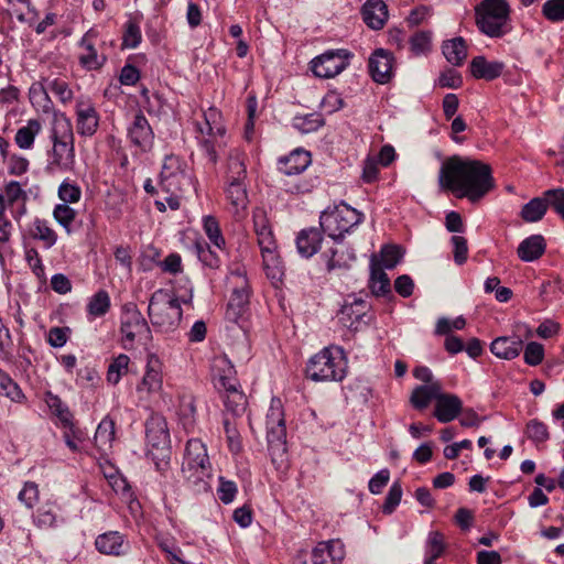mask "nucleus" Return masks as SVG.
Instances as JSON below:
<instances>
[{"label": "nucleus", "instance_id": "40", "mask_svg": "<svg viewBox=\"0 0 564 564\" xmlns=\"http://www.w3.org/2000/svg\"><path fill=\"white\" fill-rule=\"evenodd\" d=\"M40 131L41 123L35 119H31L28 121L26 126L18 129L14 141L19 148L30 149Z\"/></svg>", "mask_w": 564, "mask_h": 564}, {"label": "nucleus", "instance_id": "42", "mask_svg": "<svg viewBox=\"0 0 564 564\" xmlns=\"http://www.w3.org/2000/svg\"><path fill=\"white\" fill-rule=\"evenodd\" d=\"M196 251L198 259L203 262L204 265L210 268V269H218L221 264V254L225 253L223 250L219 251V249H212L206 243H196Z\"/></svg>", "mask_w": 564, "mask_h": 564}, {"label": "nucleus", "instance_id": "54", "mask_svg": "<svg viewBox=\"0 0 564 564\" xmlns=\"http://www.w3.org/2000/svg\"><path fill=\"white\" fill-rule=\"evenodd\" d=\"M224 427L229 451L232 454H239L242 451V441L236 425L229 419H225Z\"/></svg>", "mask_w": 564, "mask_h": 564}, {"label": "nucleus", "instance_id": "64", "mask_svg": "<svg viewBox=\"0 0 564 564\" xmlns=\"http://www.w3.org/2000/svg\"><path fill=\"white\" fill-rule=\"evenodd\" d=\"M402 498V487L399 481H395L390 487L388 495L386 497V501L383 503V512L392 513L397 506L400 503Z\"/></svg>", "mask_w": 564, "mask_h": 564}, {"label": "nucleus", "instance_id": "23", "mask_svg": "<svg viewBox=\"0 0 564 564\" xmlns=\"http://www.w3.org/2000/svg\"><path fill=\"white\" fill-rule=\"evenodd\" d=\"M463 411V402L456 395L452 393H441L435 401L434 416L441 423H448L455 420L458 414Z\"/></svg>", "mask_w": 564, "mask_h": 564}, {"label": "nucleus", "instance_id": "63", "mask_svg": "<svg viewBox=\"0 0 564 564\" xmlns=\"http://www.w3.org/2000/svg\"><path fill=\"white\" fill-rule=\"evenodd\" d=\"M380 253L386 269H393L402 258V250L398 246H384Z\"/></svg>", "mask_w": 564, "mask_h": 564}, {"label": "nucleus", "instance_id": "24", "mask_svg": "<svg viewBox=\"0 0 564 564\" xmlns=\"http://www.w3.org/2000/svg\"><path fill=\"white\" fill-rule=\"evenodd\" d=\"M361 13L365 23L372 30L382 29L388 19V9L382 0H367Z\"/></svg>", "mask_w": 564, "mask_h": 564}, {"label": "nucleus", "instance_id": "57", "mask_svg": "<svg viewBox=\"0 0 564 564\" xmlns=\"http://www.w3.org/2000/svg\"><path fill=\"white\" fill-rule=\"evenodd\" d=\"M225 406L234 415H239L246 409L247 400L241 391H232L224 398Z\"/></svg>", "mask_w": 564, "mask_h": 564}, {"label": "nucleus", "instance_id": "6", "mask_svg": "<svg viewBox=\"0 0 564 564\" xmlns=\"http://www.w3.org/2000/svg\"><path fill=\"white\" fill-rule=\"evenodd\" d=\"M148 312L153 326L162 332L176 329L183 314L177 296L172 291L163 289L152 294Z\"/></svg>", "mask_w": 564, "mask_h": 564}, {"label": "nucleus", "instance_id": "58", "mask_svg": "<svg viewBox=\"0 0 564 564\" xmlns=\"http://www.w3.org/2000/svg\"><path fill=\"white\" fill-rule=\"evenodd\" d=\"M46 89L54 94L62 102H68L73 98V91L68 84L59 78L46 82Z\"/></svg>", "mask_w": 564, "mask_h": 564}, {"label": "nucleus", "instance_id": "30", "mask_svg": "<svg viewBox=\"0 0 564 564\" xmlns=\"http://www.w3.org/2000/svg\"><path fill=\"white\" fill-rule=\"evenodd\" d=\"M322 234L317 228H308L300 231L296 238V248L304 258L314 256L321 246Z\"/></svg>", "mask_w": 564, "mask_h": 564}, {"label": "nucleus", "instance_id": "11", "mask_svg": "<svg viewBox=\"0 0 564 564\" xmlns=\"http://www.w3.org/2000/svg\"><path fill=\"white\" fill-rule=\"evenodd\" d=\"M232 293L227 305L226 318L230 322H238L243 316L249 305V284L246 276V269L237 267L227 278Z\"/></svg>", "mask_w": 564, "mask_h": 564}, {"label": "nucleus", "instance_id": "56", "mask_svg": "<svg viewBox=\"0 0 564 564\" xmlns=\"http://www.w3.org/2000/svg\"><path fill=\"white\" fill-rule=\"evenodd\" d=\"M543 15L551 22L564 20V0H547L542 7Z\"/></svg>", "mask_w": 564, "mask_h": 564}, {"label": "nucleus", "instance_id": "44", "mask_svg": "<svg viewBox=\"0 0 564 564\" xmlns=\"http://www.w3.org/2000/svg\"><path fill=\"white\" fill-rule=\"evenodd\" d=\"M129 362L130 358L124 354H120L118 357H116L108 367V382L111 384H117L121 377L127 373Z\"/></svg>", "mask_w": 564, "mask_h": 564}, {"label": "nucleus", "instance_id": "19", "mask_svg": "<svg viewBox=\"0 0 564 564\" xmlns=\"http://www.w3.org/2000/svg\"><path fill=\"white\" fill-rule=\"evenodd\" d=\"M76 116L78 133L88 137L95 134L99 124V116L89 100L80 99L77 101Z\"/></svg>", "mask_w": 564, "mask_h": 564}, {"label": "nucleus", "instance_id": "53", "mask_svg": "<svg viewBox=\"0 0 564 564\" xmlns=\"http://www.w3.org/2000/svg\"><path fill=\"white\" fill-rule=\"evenodd\" d=\"M525 434L534 443H544L550 436L546 425L536 419L528 422Z\"/></svg>", "mask_w": 564, "mask_h": 564}, {"label": "nucleus", "instance_id": "5", "mask_svg": "<svg viewBox=\"0 0 564 564\" xmlns=\"http://www.w3.org/2000/svg\"><path fill=\"white\" fill-rule=\"evenodd\" d=\"M347 359L339 346L322 349L313 356L306 367V375L313 381H341L346 377Z\"/></svg>", "mask_w": 564, "mask_h": 564}, {"label": "nucleus", "instance_id": "4", "mask_svg": "<svg viewBox=\"0 0 564 564\" xmlns=\"http://www.w3.org/2000/svg\"><path fill=\"white\" fill-rule=\"evenodd\" d=\"M475 23L488 37H503L511 30V9L507 0H481L475 7Z\"/></svg>", "mask_w": 564, "mask_h": 564}, {"label": "nucleus", "instance_id": "29", "mask_svg": "<svg viewBox=\"0 0 564 564\" xmlns=\"http://www.w3.org/2000/svg\"><path fill=\"white\" fill-rule=\"evenodd\" d=\"M441 391H443L442 383L417 386L411 393L410 403L416 410H425L432 400L436 401Z\"/></svg>", "mask_w": 564, "mask_h": 564}, {"label": "nucleus", "instance_id": "45", "mask_svg": "<svg viewBox=\"0 0 564 564\" xmlns=\"http://www.w3.org/2000/svg\"><path fill=\"white\" fill-rule=\"evenodd\" d=\"M110 308L109 294L100 290L88 302L87 311L95 317L104 316Z\"/></svg>", "mask_w": 564, "mask_h": 564}, {"label": "nucleus", "instance_id": "41", "mask_svg": "<svg viewBox=\"0 0 564 564\" xmlns=\"http://www.w3.org/2000/svg\"><path fill=\"white\" fill-rule=\"evenodd\" d=\"M195 400L192 395H183L180 399L178 415L186 431L193 430L195 424Z\"/></svg>", "mask_w": 564, "mask_h": 564}, {"label": "nucleus", "instance_id": "32", "mask_svg": "<svg viewBox=\"0 0 564 564\" xmlns=\"http://www.w3.org/2000/svg\"><path fill=\"white\" fill-rule=\"evenodd\" d=\"M323 258L326 261L328 271H332L335 269L349 268L350 263L355 261L356 256L344 245L339 243V246L330 248L328 251H325L323 253Z\"/></svg>", "mask_w": 564, "mask_h": 564}, {"label": "nucleus", "instance_id": "13", "mask_svg": "<svg viewBox=\"0 0 564 564\" xmlns=\"http://www.w3.org/2000/svg\"><path fill=\"white\" fill-rule=\"evenodd\" d=\"M120 332L126 349L132 348L134 340H141L150 332L147 321L133 303L123 306Z\"/></svg>", "mask_w": 564, "mask_h": 564}, {"label": "nucleus", "instance_id": "9", "mask_svg": "<svg viewBox=\"0 0 564 564\" xmlns=\"http://www.w3.org/2000/svg\"><path fill=\"white\" fill-rule=\"evenodd\" d=\"M197 130L200 134L199 142L209 161L216 164L218 161V150L223 142L218 139L225 134V127L221 122L220 113L217 109L210 108L204 113V122H198Z\"/></svg>", "mask_w": 564, "mask_h": 564}, {"label": "nucleus", "instance_id": "17", "mask_svg": "<svg viewBox=\"0 0 564 564\" xmlns=\"http://www.w3.org/2000/svg\"><path fill=\"white\" fill-rule=\"evenodd\" d=\"M128 138L130 142L138 147L142 152L152 149L154 142L153 130L143 113L138 112L128 128Z\"/></svg>", "mask_w": 564, "mask_h": 564}, {"label": "nucleus", "instance_id": "21", "mask_svg": "<svg viewBox=\"0 0 564 564\" xmlns=\"http://www.w3.org/2000/svg\"><path fill=\"white\" fill-rule=\"evenodd\" d=\"M311 164V154L304 150H294L288 156L279 159L278 170L284 176L291 178L302 174Z\"/></svg>", "mask_w": 564, "mask_h": 564}, {"label": "nucleus", "instance_id": "3", "mask_svg": "<svg viewBox=\"0 0 564 564\" xmlns=\"http://www.w3.org/2000/svg\"><path fill=\"white\" fill-rule=\"evenodd\" d=\"M182 474L187 484L196 492L209 490L213 468L206 445L200 440L192 438L187 441L182 464Z\"/></svg>", "mask_w": 564, "mask_h": 564}, {"label": "nucleus", "instance_id": "2", "mask_svg": "<svg viewBox=\"0 0 564 564\" xmlns=\"http://www.w3.org/2000/svg\"><path fill=\"white\" fill-rule=\"evenodd\" d=\"M50 152L46 171L69 172L75 165L74 132L70 120L63 113L55 115L52 123Z\"/></svg>", "mask_w": 564, "mask_h": 564}, {"label": "nucleus", "instance_id": "25", "mask_svg": "<svg viewBox=\"0 0 564 564\" xmlns=\"http://www.w3.org/2000/svg\"><path fill=\"white\" fill-rule=\"evenodd\" d=\"M469 67L475 78L494 80L502 74L505 65L498 61L489 62L484 56H476L471 59Z\"/></svg>", "mask_w": 564, "mask_h": 564}, {"label": "nucleus", "instance_id": "18", "mask_svg": "<svg viewBox=\"0 0 564 564\" xmlns=\"http://www.w3.org/2000/svg\"><path fill=\"white\" fill-rule=\"evenodd\" d=\"M392 55L383 50H376L369 57V73L372 79L379 84L388 83L392 77Z\"/></svg>", "mask_w": 564, "mask_h": 564}, {"label": "nucleus", "instance_id": "46", "mask_svg": "<svg viewBox=\"0 0 564 564\" xmlns=\"http://www.w3.org/2000/svg\"><path fill=\"white\" fill-rule=\"evenodd\" d=\"M203 227L206 236L214 245L215 248L219 249L223 252V247L225 246V239L221 235L219 224L217 219L213 216H205L203 219Z\"/></svg>", "mask_w": 564, "mask_h": 564}, {"label": "nucleus", "instance_id": "15", "mask_svg": "<svg viewBox=\"0 0 564 564\" xmlns=\"http://www.w3.org/2000/svg\"><path fill=\"white\" fill-rule=\"evenodd\" d=\"M162 361L155 354H148L145 372L141 382L137 386L140 398H148L161 391L163 386Z\"/></svg>", "mask_w": 564, "mask_h": 564}, {"label": "nucleus", "instance_id": "48", "mask_svg": "<svg viewBox=\"0 0 564 564\" xmlns=\"http://www.w3.org/2000/svg\"><path fill=\"white\" fill-rule=\"evenodd\" d=\"M444 551L443 535L440 532H431L426 545L427 557L424 564H434L435 560L438 558Z\"/></svg>", "mask_w": 564, "mask_h": 564}, {"label": "nucleus", "instance_id": "28", "mask_svg": "<svg viewBox=\"0 0 564 564\" xmlns=\"http://www.w3.org/2000/svg\"><path fill=\"white\" fill-rule=\"evenodd\" d=\"M226 184V197L231 206V210L235 215L241 216L249 204L246 184L245 182H230Z\"/></svg>", "mask_w": 564, "mask_h": 564}, {"label": "nucleus", "instance_id": "27", "mask_svg": "<svg viewBox=\"0 0 564 564\" xmlns=\"http://www.w3.org/2000/svg\"><path fill=\"white\" fill-rule=\"evenodd\" d=\"M545 248L544 237L542 235H532L520 242L517 254L522 261L532 262L543 256Z\"/></svg>", "mask_w": 564, "mask_h": 564}, {"label": "nucleus", "instance_id": "47", "mask_svg": "<svg viewBox=\"0 0 564 564\" xmlns=\"http://www.w3.org/2000/svg\"><path fill=\"white\" fill-rule=\"evenodd\" d=\"M0 394L13 402H20L24 397L18 383L2 369H0Z\"/></svg>", "mask_w": 564, "mask_h": 564}, {"label": "nucleus", "instance_id": "7", "mask_svg": "<svg viewBox=\"0 0 564 564\" xmlns=\"http://www.w3.org/2000/svg\"><path fill=\"white\" fill-rule=\"evenodd\" d=\"M148 455L151 456L155 467L164 471L170 464L171 440L165 419L160 414H152L145 423Z\"/></svg>", "mask_w": 564, "mask_h": 564}, {"label": "nucleus", "instance_id": "1", "mask_svg": "<svg viewBox=\"0 0 564 564\" xmlns=\"http://www.w3.org/2000/svg\"><path fill=\"white\" fill-rule=\"evenodd\" d=\"M438 183L442 188L455 193L457 197H467L473 203L494 187L489 165L459 156H452L442 164Z\"/></svg>", "mask_w": 564, "mask_h": 564}, {"label": "nucleus", "instance_id": "33", "mask_svg": "<svg viewBox=\"0 0 564 564\" xmlns=\"http://www.w3.org/2000/svg\"><path fill=\"white\" fill-rule=\"evenodd\" d=\"M247 178V169L243 154L235 149L229 152L226 172V183L245 182Z\"/></svg>", "mask_w": 564, "mask_h": 564}, {"label": "nucleus", "instance_id": "55", "mask_svg": "<svg viewBox=\"0 0 564 564\" xmlns=\"http://www.w3.org/2000/svg\"><path fill=\"white\" fill-rule=\"evenodd\" d=\"M142 35L140 26L137 22L129 20L126 23V29L122 35V46L127 48H134L141 42Z\"/></svg>", "mask_w": 564, "mask_h": 564}, {"label": "nucleus", "instance_id": "43", "mask_svg": "<svg viewBox=\"0 0 564 564\" xmlns=\"http://www.w3.org/2000/svg\"><path fill=\"white\" fill-rule=\"evenodd\" d=\"M32 236L44 242L46 248H51L56 243L57 235L48 226L46 220L35 219L32 228Z\"/></svg>", "mask_w": 564, "mask_h": 564}, {"label": "nucleus", "instance_id": "37", "mask_svg": "<svg viewBox=\"0 0 564 564\" xmlns=\"http://www.w3.org/2000/svg\"><path fill=\"white\" fill-rule=\"evenodd\" d=\"M80 47L85 52L79 56L80 64L88 69H97L105 63V57L97 54L94 43L90 41V34L86 33L82 41Z\"/></svg>", "mask_w": 564, "mask_h": 564}, {"label": "nucleus", "instance_id": "36", "mask_svg": "<svg viewBox=\"0 0 564 564\" xmlns=\"http://www.w3.org/2000/svg\"><path fill=\"white\" fill-rule=\"evenodd\" d=\"M94 440L97 448L101 453H107L115 441V422L109 417L102 419L97 426Z\"/></svg>", "mask_w": 564, "mask_h": 564}, {"label": "nucleus", "instance_id": "59", "mask_svg": "<svg viewBox=\"0 0 564 564\" xmlns=\"http://www.w3.org/2000/svg\"><path fill=\"white\" fill-rule=\"evenodd\" d=\"M432 34L429 31H419L410 37L411 50L415 54H423L431 48Z\"/></svg>", "mask_w": 564, "mask_h": 564}, {"label": "nucleus", "instance_id": "26", "mask_svg": "<svg viewBox=\"0 0 564 564\" xmlns=\"http://www.w3.org/2000/svg\"><path fill=\"white\" fill-rule=\"evenodd\" d=\"M522 346L523 340L521 336H505L496 338L490 345V350L496 357L510 360L519 356Z\"/></svg>", "mask_w": 564, "mask_h": 564}, {"label": "nucleus", "instance_id": "22", "mask_svg": "<svg viewBox=\"0 0 564 564\" xmlns=\"http://www.w3.org/2000/svg\"><path fill=\"white\" fill-rule=\"evenodd\" d=\"M369 304L362 299L357 296H349L339 312V321L348 328L357 329L359 323L369 311Z\"/></svg>", "mask_w": 564, "mask_h": 564}, {"label": "nucleus", "instance_id": "50", "mask_svg": "<svg viewBox=\"0 0 564 564\" xmlns=\"http://www.w3.org/2000/svg\"><path fill=\"white\" fill-rule=\"evenodd\" d=\"M324 121L319 115L308 113L293 119V127L302 133H311L323 126Z\"/></svg>", "mask_w": 564, "mask_h": 564}, {"label": "nucleus", "instance_id": "20", "mask_svg": "<svg viewBox=\"0 0 564 564\" xmlns=\"http://www.w3.org/2000/svg\"><path fill=\"white\" fill-rule=\"evenodd\" d=\"M344 557L345 549L339 540L319 542L312 551L313 564H341Z\"/></svg>", "mask_w": 564, "mask_h": 564}, {"label": "nucleus", "instance_id": "35", "mask_svg": "<svg viewBox=\"0 0 564 564\" xmlns=\"http://www.w3.org/2000/svg\"><path fill=\"white\" fill-rule=\"evenodd\" d=\"M443 54L452 65L459 66L467 57V46L463 37L445 41L442 46Z\"/></svg>", "mask_w": 564, "mask_h": 564}, {"label": "nucleus", "instance_id": "34", "mask_svg": "<svg viewBox=\"0 0 564 564\" xmlns=\"http://www.w3.org/2000/svg\"><path fill=\"white\" fill-rule=\"evenodd\" d=\"M370 288L375 295H384L390 292V280L376 256L370 261Z\"/></svg>", "mask_w": 564, "mask_h": 564}, {"label": "nucleus", "instance_id": "16", "mask_svg": "<svg viewBox=\"0 0 564 564\" xmlns=\"http://www.w3.org/2000/svg\"><path fill=\"white\" fill-rule=\"evenodd\" d=\"M253 221L254 230L258 237V245L263 257V263L265 267L275 265L276 242L274 240L271 228L267 224L264 215H254Z\"/></svg>", "mask_w": 564, "mask_h": 564}, {"label": "nucleus", "instance_id": "49", "mask_svg": "<svg viewBox=\"0 0 564 564\" xmlns=\"http://www.w3.org/2000/svg\"><path fill=\"white\" fill-rule=\"evenodd\" d=\"M281 183L286 192L291 194H304L313 189L314 183L303 176L296 175L291 178H281Z\"/></svg>", "mask_w": 564, "mask_h": 564}, {"label": "nucleus", "instance_id": "52", "mask_svg": "<svg viewBox=\"0 0 564 564\" xmlns=\"http://www.w3.org/2000/svg\"><path fill=\"white\" fill-rule=\"evenodd\" d=\"M58 197L63 204L77 203L82 197V189L76 183L65 180L58 186Z\"/></svg>", "mask_w": 564, "mask_h": 564}, {"label": "nucleus", "instance_id": "39", "mask_svg": "<svg viewBox=\"0 0 564 564\" xmlns=\"http://www.w3.org/2000/svg\"><path fill=\"white\" fill-rule=\"evenodd\" d=\"M549 202L546 197H535L527 203L521 210V217L528 223H535L543 218L547 210Z\"/></svg>", "mask_w": 564, "mask_h": 564}, {"label": "nucleus", "instance_id": "60", "mask_svg": "<svg viewBox=\"0 0 564 564\" xmlns=\"http://www.w3.org/2000/svg\"><path fill=\"white\" fill-rule=\"evenodd\" d=\"M524 361L529 366H538L544 358L543 345L536 341H530L524 348Z\"/></svg>", "mask_w": 564, "mask_h": 564}, {"label": "nucleus", "instance_id": "8", "mask_svg": "<svg viewBox=\"0 0 564 564\" xmlns=\"http://www.w3.org/2000/svg\"><path fill=\"white\" fill-rule=\"evenodd\" d=\"M362 221V214L346 204L322 213L319 224L324 232L337 240Z\"/></svg>", "mask_w": 564, "mask_h": 564}, {"label": "nucleus", "instance_id": "14", "mask_svg": "<svg viewBox=\"0 0 564 564\" xmlns=\"http://www.w3.org/2000/svg\"><path fill=\"white\" fill-rule=\"evenodd\" d=\"M350 57L351 54L347 50L327 51L311 62V68L317 77L333 78L348 66Z\"/></svg>", "mask_w": 564, "mask_h": 564}, {"label": "nucleus", "instance_id": "10", "mask_svg": "<svg viewBox=\"0 0 564 564\" xmlns=\"http://www.w3.org/2000/svg\"><path fill=\"white\" fill-rule=\"evenodd\" d=\"M160 186L171 194L185 192L193 186L192 174L178 156H165L160 174Z\"/></svg>", "mask_w": 564, "mask_h": 564}, {"label": "nucleus", "instance_id": "51", "mask_svg": "<svg viewBox=\"0 0 564 564\" xmlns=\"http://www.w3.org/2000/svg\"><path fill=\"white\" fill-rule=\"evenodd\" d=\"M76 215V210L68 206V204H58L53 210L55 220L67 231V234H70L72 231L70 226L75 220Z\"/></svg>", "mask_w": 564, "mask_h": 564}, {"label": "nucleus", "instance_id": "38", "mask_svg": "<svg viewBox=\"0 0 564 564\" xmlns=\"http://www.w3.org/2000/svg\"><path fill=\"white\" fill-rule=\"evenodd\" d=\"M45 402L51 412L59 420L64 427H72L73 414L68 406L59 399V397L47 392Z\"/></svg>", "mask_w": 564, "mask_h": 564}, {"label": "nucleus", "instance_id": "31", "mask_svg": "<svg viewBox=\"0 0 564 564\" xmlns=\"http://www.w3.org/2000/svg\"><path fill=\"white\" fill-rule=\"evenodd\" d=\"M95 545L100 553L120 555L124 553V539L118 531H109L97 536Z\"/></svg>", "mask_w": 564, "mask_h": 564}, {"label": "nucleus", "instance_id": "61", "mask_svg": "<svg viewBox=\"0 0 564 564\" xmlns=\"http://www.w3.org/2000/svg\"><path fill=\"white\" fill-rule=\"evenodd\" d=\"M3 196L9 206H13L19 200L25 202L28 198L25 191L15 181H11L6 185Z\"/></svg>", "mask_w": 564, "mask_h": 564}, {"label": "nucleus", "instance_id": "62", "mask_svg": "<svg viewBox=\"0 0 564 564\" xmlns=\"http://www.w3.org/2000/svg\"><path fill=\"white\" fill-rule=\"evenodd\" d=\"M544 196L556 214H558L564 220V188H552L544 192Z\"/></svg>", "mask_w": 564, "mask_h": 564}, {"label": "nucleus", "instance_id": "12", "mask_svg": "<svg viewBox=\"0 0 564 564\" xmlns=\"http://www.w3.org/2000/svg\"><path fill=\"white\" fill-rule=\"evenodd\" d=\"M267 437L272 455L285 452L286 429L282 402L273 398L265 417Z\"/></svg>", "mask_w": 564, "mask_h": 564}]
</instances>
